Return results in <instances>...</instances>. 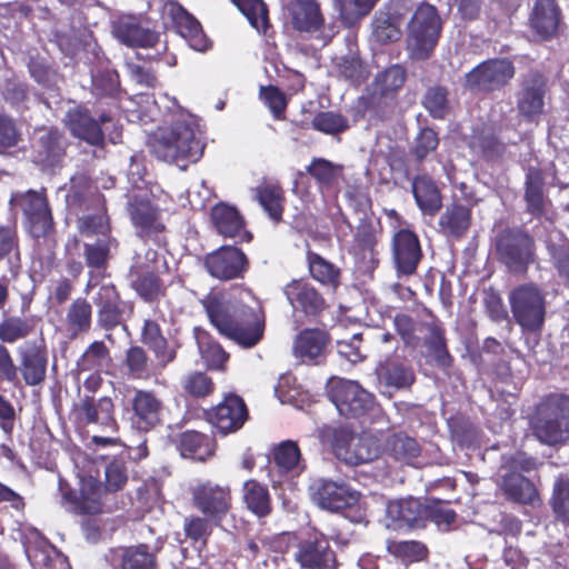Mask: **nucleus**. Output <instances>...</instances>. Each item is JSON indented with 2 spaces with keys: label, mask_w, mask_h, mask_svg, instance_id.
Wrapping results in <instances>:
<instances>
[{
  "label": "nucleus",
  "mask_w": 569,
  "mask_h": 569,
  "mask_svg": "<svg viewBox=\"0 0 569 569\" xmlns=\"http://www.w3.org/2000/svg\"><path fill=\"white\" fill-rule=\"evenodd\" d=\"M426 502L417 498L391 500L387 503V516L399 527L425 528Z\"/></svg>",
  "instance_id": "nucleus-34"
},
{
  "label": "nucleus",
  "mask_w": 569,
  "mask_h": 569,
  "mask_svg": "<svg viewBox=\"0 0 569 569\" xmlns=\"http://www.w3.org/2000/svg\"><path fill=\"white\" fill-rule=\"evenodd\" d=\"M392 261L398 277H411L417 273L423 259L418 234L408 228L395 232L391 241Z\"/></svg>",
  "instance_id": "nucleus-20"
},
{
  "label": "nucleus",
  "mask_w": 569,
  "mask_h": 569,
  "mask_svg": "<svg viewBox=\"0 0 569 569\" xmlns=\"http://www.w3.org/2000/svg\"><path fill=\"white\" fill-rule=\"evenodd\" d=\"M562 11L557 0H533L527 24L532 36L540 41H550L558 36Z\"/></svg>",
  "instance_id": "nucleus-24"
},
{
  "label": "nucleus",
  "mask_w": 569,
  "mask_h": 569,
  "mask_svg": "<svg viewBox=\"0 0 569 569\" xmlns=\"http://www.w3.org/2000/svg\"><path fill=\"white\" fill-rule=\"evenodd\" d=\"M347 456V465L359 466L371 462L382 455L379 439L370 433L357 435Z\"/></svg>",
  "instance_id": "nucleus-48"
},
{
  "label": "nucleus",
  "mask_w": 569,
  "mask_h": 569,
  "mask_svg": "<svg viewBox=\"0 0 569 569\" xmlns=\"http://www.w3.org/2000/svg\"><path fill=\"white\" fill-rule=\"evenodd\" d=\"M411 192L422 214L435 217L443 206V196L437 181L429 173H419L412 178Z\"/></svg>",
  "instance_id": "nucleus-31"
},
{
  "label": "nucleus",
  "mask_w": 569,
  "mask_h": 569,
  "mask_svg": "<svg viewBox=\"0 0 569 569\" xmlns=\"http://www.w3.org/2000/svg\"><path fill=\"white\" fill-rule=\"evenodd\" d=\"M509 303L516 322L530 332H539L545 323L546 301L541 290L533 283H523L509 293Z\"/></svg>",
  "instance_id": "nucleus-9"
},
{
  "label": "nucleus",
  "mask_w": 569,
  "mask_h": 569,
  "mask_svg": "<svg viewBox=\"0 0 569 569\" xmlns=\"http://www.w3.org/2000/svg\"><path fill=\"white\" fill-rule=\"evenodd\" d=\"M210 219L216 231L224 238L234 239L238 243H248L253 238L246 228L243 216L234 206L226 202L216 203L211 208Z\"/></svg>",
  "instance_id": "nucleus-25"
},
{
  "label": "nucleus",
  "mask_w": 569,
  "mask_h": 569,
  "mask_svg": "<svg viewBox=\"0 0 569 569\" xmlns=\"http://www.w3.org/2000/svg\"><path fill=\"white\" fill-rule=\"evenodd\" d=\"M306 261L310 277L333 291L341 284V270L331 261L323 258L320 253L308 249Z\"/></svg>",
  "instance_id": "nucleus-43"
},
{
  "label": "nucleus",
  "mask_w": 569,
  "mask_h": 569,
  "mask_svg": "<svg viewBox=\"0 0 569 569\" xmlns=\"http://www.w3.org/2000/svg\"><path fill=\"white\" fill-rule=\"evenodd\" d=\"M59 489L62 501L68 506L69 511L76 515L96 516L102 512L103 488L94 479L82 481L79 492L73 490L68 483L60 480Z\"/></svg>",
  "instance_id": "nucleus-22"
},
{
  "label": "nucleus",
  "mask_w": 569,
  "mask_h": 569,
  "mask_svg": "<svg viewBox=\"0 0 569 569\" xmlns=\"http://www.w3.org/2000/svg\"><path fill=\"white\" fill-rule=\"evenodd\" d=\"M288 11L296 31L313 33L325 27V16L318 0H290Z\"/></svg>",
  "instance_id": "nucleus-33"
},
{
  "label": "nucleus",
  "mask_w": 569,
  "mask_h": 569,
  "mask_svg": "<svg viewBox=\"0 0 569 569\" xmlns=\"http://www.w3.org/2000/svg\"><path fill=\"white\" fill-rule=\"evenodd\" d=\"M19 359L18 376L28 387L42 385L47 379L49 350L43 333L32 340H27L17 348Z\"/></svg>",
  "instance_id": "nucleus-16"
},
{
  "label": "nucleus",
  "mask_w": 569,
  "mask_h": 569,
  "mask_svg": "<svg viewBox=\"0 0 569 569\" xmlns=\"http://www.w3.org/2000/svg\"><path fill=\"white\" fill-rule=\"evenodd\" d=\"M547 92V79L538 72L531 71L521 82V89L517 97V109L527 120L540 116L543 112L545 96Z\"/></svg>",
  "instance_id": "nucleus-26"
},
{
  "label": "nucleus",
  "mask_w": 569,
  "mask_h": 569,
  "mask_svg": "<svg viewBox=\"0 0 569 569\" xmlns=\"http://www.w3.org/2000/svg\"><path fill=\"white\" fill-rule=\"evenodd\" d=\"M69 141L56 128H44L32 144L31 160L41 171H54L63 166Z\"/></svg>",
  "instance_id": "nucleus-19"
},
{
  "label": "nucleus",
  "mask_w": 569,
  "mask_h": 569,
  "mask_svg": "<svg viewBox=\"0 0 569 569\" xmlns=\"http://www.w3.org/2000/svg\"><path fill=\"white\" fill-rule=\"evenodd\" d=\"M206 271L214 279H242L249 269L247 254L236 246L224 244L203 257Z\"/></svg>",
  "instance_id": "nucleus-17"
},
{
  "label": "nucleus",
  "mask_w": 569,
  "mask_h": 569,
  "mask_svg": "<svg viewBox=\"0 0 569 569\" xmlns=\"http://www.w3.org/2000/svg\"><path fill=\"white\" fill-rule=\"evenodd\" d=\"M112 33L129 48H154L160 41L159 32L144 27L134 16H124L116 20Z\"/></svg>",
  "instance_id": "nucleus-27"
},
{
  "label": "nucleus",
  "mask_w": 569,
  "mask_h": 569,
  "mask_svg": "<svg viewBox=\"0 0 569 569\" xmlns=\"http://www.w3.org/2000/svg\"><path fill=\"white\" fill-rule=\"evenodd\" d=\"M164 403L153 390L136 389L131 398L130 422L133 429L149 432L162 425Z\"/></svg>",
  "instance_id": "nucleus-23"
},
{
  "label": "nucleus",
  "mask_w": 569,
  "mask_h": 569,
  "mask_svg": "<svg viewBox=\"0 0 569 569\" xmlns=\"http://www.w3.org/2000/svg\"><path fill=\"white\" fill-rule=\"evenodd\" d=\"M472 223V209L465 204L452 202L439 218L441 232L455 239L463 238Z\"/></svg>",
  "instance_id": "nucleus-38"
},
{
  "label": "nucleus",
  "mask_w": 569,
  "mask_h": 569,
  "mask_svg": "<svg viewBox=\"0 0 569 569\" xmlns=\"http://www.w3.org/2000/svg\"><path fill=\"white\" fill-rule=\"evenodd\" d=\"M21 541L28 560L34 569H46L44 558L50 549L56 547L37 529L26 528L21 535Z\"/></svg>",
  "instance_id": "nucleus-47"
},
{
  "label": "nucleus",
  "mask_w": 569,
  "mask_h": 569,
  "mask_svg": "<svg viewBox=\"0 0 569 569\" xmlns=\"http://www.w3.org/2000/svg\"><path fill=\"white\" fill-rule=\"evenodd\" d=\"M132 288L148 303L158 302L167 295V287L163 280L153 271L140 273L132 282Z\"/></svg>",
  "instance_id": "nucleus-54"
},
{
  "label": "nucleus",
  "mask_w": 569,
  "mask_h": 569,
  "mask_svg": "<svg viewBox=\"0 0 569 569\" xmlns=\"http://www.w3.org/2000/svg\"><path fill=\"white\" fill-rule=\"evenodd\" d=\"M493 247L498 262L512 274H526L536 260V240L521 227H507L500 230L495 238Z\"/></svg>",
  "instance_id": "nucleus-5"
},
{
  "label": "nucleus",
  "mask_w": 569,
  "mask_h": 569,
  "mask_svg": "<svg viewBox=\"0 0 569 569\" xmlns=\"http://www.w3.org/2000/svg\"><path fill=\"white\" fill-rule=\"evenodd\" d=\"M69 208L73 211H87L102 203V194L97 192L91 179L84 173H77L70 179V188L66 196Z\"/></svg>",
  "instance_id": "nucleus-36"
},
{
  "label": "nucleus",
  "mask_w": 569,
  "mask_h": 569,
  "mask_svg": "<svg viewBox=\"0 0 569 569\" xmlns=\"http://www.w3.org/2000/svg\"><path fill=\"white\" fill-rule=\"evenodd\" d=\"M192 507L219 526L232 510L233 497L229 485L198 480L189 489Z\"/></svg>",
  "instance_id": "nucleus-8"
},
{
  "label": "nucleus",
  "mask_w": 569,
  "mask_h": 569,
  "mask_svg": "<svg viewBox=\"0 0 569 569\" xmlns=\"http://www.w3.org/2000/svg\"><path fill=\"white\" fill-rule=\"evenodd\" d=\"M421 104L431 118L443 120L451 110L448 88L440 84L428 87Z\"/></svg>",
  "instance_id": "nucleus-56"
},
{
  "label": "nucleus",
  "mask_w": 569,
  "mask_h": 569,
  "mask_svg": "<svg viewBox=\"0 0 569 569\" xmlns=\"http://www.w3.org/2000/svg\"><path fill=\"white\" fill-rule=\"evenodd\" d=\"M92 209L94 212L79 218V232L84 237H113L111 234L110 219L103 203Z\"/></svg>",
  "instance_id": "nucleus-55"
},
{
  "label": "nucleus",
  "mask_w": 569,
  "mask_h": 569,
  "mask_svg": "<svg viewBox=\"0 0 569 569\" xmlns=\"http://www.w3.org/2000/svg\"><path fill=\"white\" fill-rule=\"evenodd\" d=\"M111 361L110 350L102 340L92 341L77 360L79 371H101Z\"/></svg>",
  "instance_id": "nucleus-58"
},
{
  "label": "nucleus",
  "mask_w": 569,
  "mask_h": 569,
  "mask_svg": "<svg viewBox=\"0 0 569 569\" xmlns=\"http://www.w3.org/2000/svg\"><path fill=\"white\" fill-rule=\"evenodd\" d=\"M247 18L251 27L259 33L266 34L270 28L269 12L263 0H231Z\"/></svg>",
  "instance_id": "nucleus-59"
},
{
  "label": "nucleus",
  "mask_w": 569,
  "mask_h": 569,
  "mask_svg": "<svg viewBox=\"0 0 569 569\" xmlns=\"http://www.w3.org/2000/svg\"><path fill=\"white\" fill-rule=\"evenodd\" d=\"M500 488L507 500L519 505H535L539 492L535 483L519 472H506L501 477Z\"/></svg>",
  "instance_id": "nucleus-39"
},
{
  "label": "nucleus",
  "mask_w": 569,
  "mask_h": 569,
  "mask_svg": "<svg viewBox=\"0 0 569 569\" xmlns=\"http://www.w3.org/2000/svg\"><path fill=\"white\" fill-rule=\"evenodd\" d=\"M257 199L268 217L276 223L282 220L284 190L279 184L264 183L257 187Z\"/></svg>",
  "instance_id": "nucleus-51"
},
{
  "label": "nucleus",
  "mask_w": 569,
  "mask_h": 569,
  "mask_svg": "<svg viewBox=\"0 0 569 569\" xmlns=\"http://www.w3.org/2000/svg\"><path fill=\"white\" fill-rule=\"evenodd\" d=\"M173 443L182 458L204 462L214 455L216 440L197 430H186L178 433Z\"/></svg>",
  "instance_id": "nucleus-32"
},
{
  "label": "nucleus",
  "mask_w": 569,
  "mask_h": 569,
  "mask_svg": "<svg viewBox=\"0 0 569 569\" xmlns=\"http://www.w3.org/2000/svg\"><path fill=\"white\" fill-rule=\"evenodd\" d=\"M293 559L301 569H339L341 565L329 537L318 530L298 541Z\"/></svg>",
  "instance_id": "nucleus-15"
},
{
  "label": "nucleus",
  "mask_w": 569,
  "mask_h": 569,
  "mask_svg": "<svg viewBox=\"0 0 569 569\" xmlns=\"http://www.w3.org/2000/svg\"><path fill=\"white\" fill-rule=\"evenodd\" d=\"M311 128L328 136H339L349 128V120L343 114L336 111H319L311 121Z\"/></svg>",
  "instance_id": "nucleus-63"
},
{
  "label": "nucleus",
  "mask_w": 569,
  "mask_h": 569,
  "mask_svg": "<svg viewBox=\"0 0 569 569\" xmlns=\"http://www.w3.org/2000/svg\"><path fill=\"white\" fill-rule=\"evenodd\" d=\"M22 141V132L16 119L0 112V156L17 157L20 152H24V148L20 147Z\"/></svg>",
  "instance_id": "nucleus-50"
},
{
  "label": "nucleus",
  "mask_w": 569,
  "mask_h": 569,
  "mask_svg": "<svg viewBox=\"0 0 569 569\" xmlns=\"http://www.w3.org/2000/svg\"><path fill=\"white\" fill-rule=\"evenodd\" d=\"M343 169L342 164L315 157L306 167V172L315 180L321 192H328L339 186Z\"/></svg>",
  "instance_id": "nucleus-44"
},
{
  "label": "nucleus",
  "mask_w": 569,
  "mask_h": 569,
  "mask_svg": "<svg viewBox=\"0 0 569 569\" xmlns=\"http://www.w3.org/2000/svg\"><path fill=\"white\" fill-rule=\"evenodd\" d=\"M174 23L179 33L193 49L198 51L208 49V40L202 31L201 24L193 16L181 8V12L174 17Z\"/></svg>",
  "instance_id": "nucleus-53"
},
{
  "label": "nucleus",
  "mask_w": 569,
  "mask_h": 569,
  "mask_svg": "<svg viewBox=\"0 0 569 569\" xmlns=\"http://www.w3.org/2000/svg\"><path fill=\"white\" fill-rule=\"evenodd\" d=\"M406 80L407 71L400 64H392L378 74L376 81L381 97L378 102L371 107V112L377 120L385 121L392 114L393 106H389L387 103L382 106V100L389 97L395 99L398 91L403 87Z\"/></svg>",
  "instance_id": "nucleus-28"
},
{
  "label": "nucleus",
  "mask_w": 569,
  "mask_h": 569,
  "mask_svg": "<svg viewBox=\"0 0 569 569\" xmlns=\"http://www.w3.org/2000/svg\"><path fill=\"white\" fill-rule=\"evenodd\" d=\"M96 326L104 332V339L114 343L112 331L126 327L124 307L120 291L113 283H102L93 297Z\"/></svg>",
  "instance_id": "nucleus-13"
},
{
  "label": "nucleus",
  "mask_w": 569,
  "mask_h": 569,
  "mask_svg": "<svg viewBox=\"0 0 569 569\" xmlns=\"http://www.w3.org/2000/svg\"><path fill=\"white\" fill-rule=\"evenodd\" d=\"M33 317L10 316L0 321V343L13 345L31 336L37 328Z\"/></svg>",
  "instance_id": "nucleus-49"
},
{
  "label": "nucleus",
  "mask_w": 569,
  "mask_h": 569,
  "mask_svg": "<svg viewBox=\"0 0 569 569\" xmlns=\"http://www.w3.org/2000/svg\"><path fill=\"white\" fill-rule=\"evenodd\" d=\"M204 418L219 433L227 436L242 428L249 411L240 396L229 393L217 406L206 410Z\"/></svg>",
  "instance_id": "nucleus-21"
},
{
  "label": "nucleus",
  "mask_w": 569,
  "mask_h": 569,
  "mask_svg": "<svg viewBox=\"0 0 569 569\" xmlns=\"http://www.w3.org/2000/svg\"><path fill=\"white\" fill-rule=\"evenodd\" d=\"M242 501L246 508L258 518H266L272 512V499L266 483L248 479L242 486Z\"/></svg>",
  "instance_id": "nucleus-42"
},
{
  "label": "nucleus",
  "mask_w": 569,
  "mask_h": 569,
  "mask_svg": "<svg viewBox=\"0 0 569 569\" xmlns=\"http://www.w3.org/2000/svg\"><path fill=\"white\" fill-rule=\"evenodd\" d=\"M381 450L393 460L406 465H411L412 460L421 455V446L418 440L403 431L388 435Z\"/></svg>",
  "instance_id": "nucleus-41"
},
{
  "label": "nucleus",
  "mask_w": 569,
  "mask_h": 569,
  "mask_svg": "<svg viewBox=\"0 0 569 569\" xmlns=\"http://www.w3.org/2000/svg\"><path fill=\"white\" fill-rule=\"evenodd\" d=\"M127 212L140 240L158 247L167 246V227L161 209L147 194H132L128 200Z\"/></svg>",
  "instance_id": "nucleus-7"
},
{
  "label": "nucleus",
  "mask_w": 569,
  "mask_h": 569,
  "mask_svg": "<svg viewBox=\"0 0 569 569\" xmlns=\"http://www.w3.org/2000/svg\"><path fill=\"white\" fill-rule=\"evenodd\" d=\"M282 292L295 315L316 321L330 308L325 295L306 278L290 280Z\"/></svg>",
  "instance_id": "nucleus-14"
},
{
  "label": "nucleus",
  "mask_w": 569,
  "mask_h": 569,
  "mask_svg": "<svg viewBox=\"0 0 569 569\" xmlns=\"http://www.w3.org/2000/svg\"><path fill=\"white\" fill-rule=\"evenodd\" d=\"M119 241L114 237H98L92 242H83L86 266L96 271H104L109 267L112 250H117Z\"/></svg>",
  "instance_id": "nucleus-45"
},
{
  "label": "nucleus",
  "mask_w": 569,
  "mask_h": 569,
  "mask_svg": "<svg viewBox=\"0 0 569 569\" xmlns=\"http://www.w3.org/2000/svg\"><path fill=\"white\" fill-rule=\"evenodd\" d=\"M441 33V19L437 8L430 3H420L408 24V48L418 60L430 57Z\"/></svg>",
  "instance_id": "nucleus-6"
},
{
  "label": "nucleus",
  "mask_w": 569,
  "mask_h": 569,
  "mask_svg": "<svg viewBox=\"0 0 569 569\" xmlns=\"http://www.w3.org/2000/svg\"><path fill=\"white\" fill-rule=\"evenodd\" d=\"M191 114L180 113L169 126L158 128L150 138V151L159 160L186 168L203 154L204 144L196 138Z\"/></svg>",
  "instance_id": "nucleus-2"
},
{
  "label": "nucleus",
  "mask_w": 569,
  "mask_h": 569,
  "mask_svg": "<svg viewBox=\"0 0 569 569\" xmlns=\"http://www.w3.org/2000/svg\"><path fill=\"white\" fill-rule=\"evenodd\" d=\"M197 345L202 360L211 370H221L229 360V353L207 332L197 336Z\"/></svg>",
  "instance_id": "nucleus-57"
},
{
  "label": "nucleus",
  "mask_w": 569,
  "mask_h": 569,
  "mask_svg": "<svg viewBox=\"0 0 569 569\" xmlns=\"http://www.w3.org/2000/svg\"><path fill=\"white\" fill-rule=\"evenodd\" d=\"M381 382L388 387L403 389L410 387L415 381L412 370L403 363L389 361L378 369Z\"/></svg>",
  "instance_id": "nucleus-60"
},
{
  "label": "nucleus",
  "mask_w": 569,
  "mask_h": 569,
  "mask_svg": "<svg viewBox=\"0 0 569 569\" xmlns=\"http://www.w3.org/2000/svg\"><path fill=\"white\" fill-rule=\"evenodd\" d=\"M532 435L543 445L560 446L569 441V395L550 392L536 403L529 419Z\"/></svg>",
  "instance_id": "nucleus-3"
},
{
  "label": "nucleus",
  "mask_w": 569,
  "mask_h": 569,
  "mask_svg": "<svg viewBox=\"0 0 569 569\" xmlns=\"http://www.w3.org/2000/svg\"><path fill=\"white\" fill-rule=\"evenodd\" d=\"M13 199L22 211L23 227L31 238H48L54 232V220L46 189L19 192Z\"/></svg>",
  "instance_id": "nucleus-10"
},
{
  "label": "nucleus",
  "mask_w": 569,
  "mask_h": 569,
  "mask_svg": "<svg viewBox=\"0 0 569 569\" xmlns=\"http://www.w3.org/2000/svg\"><path fill=\"white\" fill-rule=\"evenodd\" d=\"M98 118L84 104H78L66 113V126L70 133L88 144L102 148L106 142V132L111 143L121 142L122 126L116 121L110 112L94 110Z\"/></svg>",
  "instance_id": "nucleus-4"
},
{
  "label": "nucleus",
  "mask_w": 569,
  "mask_h": 569,
  "mask_svg": "<svg viewBox=\"0 0 569 569\" xmlns=\"http://www.w3.org/2000/svg\"><path fill=\"white\" fill-rule=\"evenodd\" d=\"M550 506L558 520L569 523V478L559 477L555 481Z\"/></svg>",
  "instance_id": "nucleus-64"
},
{
  "label": "nucleus",
  "mask_w": 569,
  "mask_h": 569,
  "mask_svg": "<svg viewBox=\"0 0 569 569\" xmlns=\"http://www.w3.org/2000/svg\"><path fill=\"white\" fill-rule=\"evenodd\" d=\"M330 341L327 330L320 328H306L301 330L293 341V353L303 362L312 361L323 353Z\"/></svg>",
  "instance_id": "nucleus-37"
},
{
  "label": "nucleus",
  "mask_w": 569,
  "mask_h": 569,
  "mask_svg": "<svg viewBox=\"0 0 569 569\" xmlns=\"http://www.w3.org/2000/svg\"><path fill=\"white\" fill-rule=\"evenodd\" d=\"M7 259L12 276L18 274L21 269V248L18 221L9 219L0 223V260Z\"/></svg>",
  "instance_id": "nucleus-40"
},
{
  "label": "nucleus",
  "mask_w": 569,
  "mask_h": 569,
  "mask_svg": "<svg viewBox=\"0 0 569 569\" xmlns=\"http://www.w3.org/2000/svg\"><path fill=\"white\" fill-rule=\"evenodd\" d=\"M426 345L438 367L447 369L452 366L453 358L447 348L445 329L441 326L436 323L429 326V337L426 339Z\"/></svg>",
  "instance_id": "nucleus-62"
},
{
  "label": "nucleus",
  "mask_w": 569,
  "mask_h": 569,
  "mask_svg": "<svg viewBox=\"0 0 569 569\" xmlns=\"http://www.w3.org/2000/svg\"><path fill=\"white\" fill-rule=\"evenodd\" d=\"M516 69L508 59H488L465 76V88L475 93H490L506 87L515 77Z\"/></svg>",
  "instance_id": "nucleus-12"
},
{
  "label": "nucleus",
  "mask_w": 569,
  "mask_h": 569,
  "mask_svg": "<svg viewBox=\"0 0 569 569\" xmlns=\"http://www.w3.org/2000/svg\"><path fill=\"white\" fill-rule=\"evenodd\" d=\"M111 557L118 569H158L157 556L147 543L119 547L111 551Z\"/></svg>",
  "instance_id": "nucleus-35"
},
{
  "label": "nucleus",
  "mask_w": 569,
  "mask_h": 569,
  "mask_svg": "<svg viewBox=\"0 0 569 569\" xmlns=\"http://www.w3.org/2000/svg\"><path fill=\"white\" fill-rule=\"evenodd\" d=\"M93 323V306L86 297L74 298L61 319L62 330L71 340L88 335Z\"/></svg>",
  "instance_id": "nucleus-30"
},
{
  "label": "nucleus",
  "mask_w": 569,
  "mask_h": 569,
  "mask_svg": "<svg viewBox=\"0 0 569 569\" xmlns=\"http://www.w3.org/2000/svg\"><path fill=\"white\" fill-rule=\"evenodd\" d=\"M181 395L186 398L201 400L216 390L213 379L203 371H190L180 379Z\"/></svg>",
  "instance_id": "nucleus-52"
},
{
  "label": "nucleus",
  "mask_w": 569,
  "mask_h": 569,
  "mask_svg": "<svg viewBox=\"0 0 569 569\" xmlns=\"http://www.w3.org/2000/svg\"><path fill=\"white\" fill-rule=\"evenodd\" d=\"M328 399L346 418H360L368 413L375 403V397L358 382L343 378H331L326 386Z\"/></svg>",
  "instance_id": "nucleus-11"
},
{
  "label": "nucleus",
  "mask_w": 569,
  "mask_h": 569,
  "mask_svg": "<svg viewBox=\"0 0 569 569\" xmlns=\"http://www.w3.org/2000/svg\"><path fill=\"white\" fill-rule=\"evenodd\" d=\"M543 187L545 178L541 169L530 167L526 172L523 198L527 212L537 218L545 214L546 197Z\"/></svg>",
  "instance_id": "nucleus-46"
},
{
  "label": "nucleus",
  "mask_w": 569,
  "mask_h": 569,
  "mask_svg": "<svg viewBox=\"0 0 569 569\" xmlns=\"http://www.w3.org/2000/svg\"><path fill=\"white\" fill-rule=\"evenodd\" d=\"M71 415L76 423L81 426L97 425L103 430L118 431L119 425L114 416V403L108 396L94 398L84 393L73 403Z\"/></svg>",
  "instance_id": "nucleus-18"
},
{
  "label": "nucleus",
  "mask_w": 569,
  "mask_h": 569,
  "mask_svg": "<svg viewBox=\"0 0 569 569\" xmlns=\"http://www.w3.org/2000/svg\"><path fill=\"white\" fill-rule=\"evenodd\" d=\"M359 497V492L352 490L348 485L332 480L320 481L315 492L317 503L331 512L355 507Z\"/></svg>",
  "instance_id": "nucleus-29"
},
{
  "label": "nucleus",
  "mask_w": 569,
  "mask_h": 569,
  "mask_svg": "<svg viewBox=\"0 0 569 569\" xmlns=\"http://www.w3.org/2000/svg\"><path fill=\"white\" fill-rule=\"evenodd\" d=\"M387 550L391 556L407 563L423 561L429 555L427 546L416 540L389 541Z\"/></svg>",
  "instance_id": "nucleus-61"
},
{
  "label": "nucleus",
  "mask_w": 569,
  "mask_h": 569,
  "mask_svg": "<svg viewBox=\"0 0 569 569\" xmlns=\"http://www.w3.org/2000/svg\"><path fill=\"white\" fill-rule=\"evenodd\" d=\"M200 303L218 332L240 347L250 349L263 339L266 313L251 291L210 290Z\"/></svg>",
  "instance_id": "nucleus-1"
}]
</instances>
